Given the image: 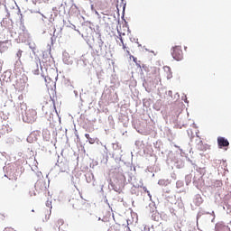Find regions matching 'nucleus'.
<instances>
[{"label": "nucleus", "instance_id": "nucleus-1", "mask_svg": "<svg viewBox=\"0 0 231 231\" xmlns=\"http://www.w3.org/2000/svg\"><path fill=\"white\" fill-rule=\"evenodd\" d=\"M23 121L26 124H33L37 120V111L32 108H25L22 112Z\"/></svg>", "mask_w": 231, "mask_h": 231}, {"label": "nucleus", "instance_id": "nucleus-2", "mask_svg": "<svg viewBox=\"0 0 231 231\" xmlns=\"http://www.w3.org/2000/svg\"><path fill=\"white\" fill-rule=\"evenodd\" d=\"M149 79L153 84H160L162 82V77L160 76V69H152L151 72L148 74Z\"/></svg>", "mask_w": 231, "mask_h": 231}, {"label": "nucleus", "instance_id": "nucleus-3", "mask_svg": "<svg viewBox=\"0 0 231 231\" xmlns=\"http://www.w3.org/2000/svg\"><path fill=\"white\" fill-rule=\"evenodd\" d=\"M171 56L174 60H183V51L181 46H175L171 49Z\"/></svg>", "mask_w": 231, "mask_h": 231}, {"label": "nucleus", "instance_id": "nucleus-4", "mask_svg": "<svg viewBox=\"0 0 231 231\" xmlns=\"http://www.w3.org/2000/svg\"><path fill=\"white\" fill-rule=\"evenodd\" d=\"M34 187L38 194H42V192H46L48 190V188H46V181L42 180H37Z\"/></svg>", "mask_w": 231, "mask_h": 231}, {"label": "nucleus", "instance_id": "nucleus-5", "mask_svg": "<svg viewBox=\"0 0 231 231\" xmlns=\"http://www.w3.org/2000/svg\"><path fill=\"white\" fill-rule=\"evenodd\" d=\"M217 145L219 149H223L225 147H228L230 143L225 137H217Z\"/></svg>", "mask_w": 231, "mask_h": 231}, {"label": "nucleus", "instance_id": "nucleus-6", "mask_svg": "<svg viewBox=\"0 0 231 231\" xmlns=\"http://www.w3.org/2000/svg\"><path fill=\"white\" fill-rule=\"evenodd\" d=\"M215 231H231L230 227L223 222H218L215 226Z\"/></svg>", "mask_w": 231, "mask_h": 231}, {"label": "nucleus", "instance_id": "nucleus-7", "mask_svg": "<svg viewBox=\"0 0 231 231\" xmlns=\"http://www.w3.org/2000/svg\"><path fill=\"white\" fill-rule=\"evenodd\" d=\"M43 216L44 217L42 218V221H49L51 217V209H45L43 211Z\"/></svg>", "mask_w": 231, "mask_h": 231}, {"label": "nucleus", "instance_id": "nucleus-8", "mask_svg": "<svg viewBox=\"0 0 231 231\" xmlns=\"http://www.w3.org/2000/svg\"><path fill=\"white\" fill-rule=\"evenodd\" d=\"M164 71H165L166 79H172V70L170 69V67H165Z\"/></svg>", "mask_w": 231, "mask_h": 231}, {"label": "nucleus", "instance_id": "nucleus-9", "mask_svg": "<svg viewBox=\"0 0 231 231\" xmlns=\"http://www.w3.org/2000/svg\"><path fill=\"white\" fill-rule=\"evenodd\" d=\"M17 187H18L17 182L12 181L10 183L9 189H10L11 192H16L17 191Z\"/></svg>", "mask_w": 231, "mask_h": 231}, {"label": "nucleus", "instance_id": "nucleus-10", "mask_svg": "<svg viewBox=\"0 0 231 231\" xmlns=\"http://www.w3.org/2000/svg\"><path fill=\"white\" fill-rule=\"evenodd\" d=\"M198 149L199 151H205V146L203 145V141L199 140L198 143Z\"/></svg>", "mask_w": 231, "mask_h": 231}, {"label": "nucleus", "instance_id": "nucleus-11", "mask_svg": "<svg viewBox=\"0 0 231 231\" xmlns=\"http://www.w3.org/2000/svg\"><path fill=\"white\" fill-rule=\"evenodd\" d=\"M85 138H87V140H88L89 143H91V144L95 143V139H94V138H91V137L89 136V134H85Z\"/></svg>", "mask_w": 231, "mask_h": 231}, {"label": "nucleus", "instance_id": "nucleus-12", "mask_svg": "<svg viewBox=\"0 0 231 231\" xmlns=\"http://www.w3.org/2000/svg\"><path fill=\"white\" fill-rule=\"evenodd\" d=\"M58 225H59V230H60V226L64 225V219L62 218L58 219Z\"/></svg>", "mask_w": 231, "mask_h": 231}, {"label": "nucleus", "instance_id": "nucleus-13", "mask_svg": "<svg viewBox=\"0 0 231 231\" xmlns=\"http://www.w3.org/2000/svg\"><path fill=\"white\" fill-rule=\"evenodd\" d=\"M16 57H18V59H21V57H23V51L19 50L16 53Z\"/></svg>", "mask_w": 231, "mask_h": 231}, {"label": "nucleus", "instance_id": "nucleus-14", "mask_svg": "<svg viewBox=\"0 0 231 231\" xmlns=\"http://www.w3.org/2000/svg\"><path fill=\"white\" fill-rule=\"evenodd\" d=\"M46 207H48V208H50V210H51V201L47 200Z\"/></svg>", "mask_w": 231, "mask_h": 231}, {"label": "nucleus", "instance_id": "nucleus-15", "mask_svg": "<svg viewBox=\"0 0 231 231\" xmlns=\"http://www.w3.org/2000/svg\"><path fill=\"white\" fill-rule=\"evenodd\" d=\"M120 41L123 46V50H126L127 47L125 46V43H124V39H122V37L120 38Z\"/></svg>", "mask_w": 231, "mask_h": 231}, {"label": "nucleus", "instance_id": "nucleus-16", "mask_svg": "<svg viewBox=\"0 0 231 231\" xmlns=\"http://www.w3.org/2000/svg\"><path fill=\"white\" fill-rule=\"evenodd\" d=\"M37 69L33 70L34 75H39V65L36 63Z\"/></svg>", "mask_w": 231, "mask_h": 231}, {"label": "nucleus", "instance_id": "nucleus-17", "mask_svg": "<svg viewBox=\"0 0 231 231\" xmlns=\"http://www.w3.org/2000/svg\"><path fill=\"white\" fill-rule=\"evenodd\" d=\"M143 190L144 192H147L148 196H151V193H149V190H147V188H146V187H143Z\"/></svg>", "mask_w": 231, "mask_h": 231}, {"label": "nucleus", "instance_id": "nucleus-18", "mask_svg": "<svg viewBox=\"0 0 231 231\" xmlns=\"http://www.w3.org/2000/svg\"><path fill=\"white\" fill-rule=\"evenodd\" d=\"M130 57L133 59L134 62H136V58L134 56H130Z\"/></svg>", "mask_w": 231, "mask_h": 231}, {"label": "nucleus", "instance_id": "nucleus-19", "mask_svg": "<svg viewBox=\"0 0 231 231\" xmlns=\"http://www.w3.org/2000/svg\"><path fill=\"white\" fill-rule=\"evenodd\" d=\"M23 32H27V31H26V27H25L24 25H23Z\"/></svg>", "mask_w": 231, "mask_h": 231}, {"label": "nucleus", "instance_id": "nucleus-20", "mask_svg": "<svg viewBox=\"0 0 231 231\" xmlns=\"http://www.w3.org/2000/svg\"><path fill=\"white\" fill-rule=\"evenodd\" d=\"M127 55H131V51H126Z\"/></svg>", "mask_w": 231, "mask_h": 231}, {"label": "nucleus", "instance_id": "nucleus-21", "mask_svg": "<svg viewBox=\"0 0 231 231\" xmlns=\"http://www.w3.org/2000/svg\"><path fill=\"white\" fill-rule=\"evenodd\" d=\"M72 206H73L74 208H77V207H79V205L75 206V204H73Z\"/></svg>", "mask_w": 231, "mask_h": 231}, {"label": "nucleus", "instance_id": "nucleus-22", "mask_svg": "<svg viewBox=\"0 0 231 231\" xmlns=\"http://www.w3.org/2000/svg\"><path fill=\"white\" fill-rule=\"evenodd\" d=\"M60 172H66V170H60Z\"/></svg>", "mask_w": 231, "mask_h": 231}, {"label": "nucleus", "instance_id": "nucleus-23", "mask_svg": "<svg viewBox=\"0 0 231 231\" xmlns=\"http://www.w3.org/2000/svg\"><path fill=\"white\" fill-rule=\"evenodd\" d=\"M5 42H2V43H1V46H5Z\"/></svg>", "mask_w": 231, "mask_h": 231}]
</instances>
